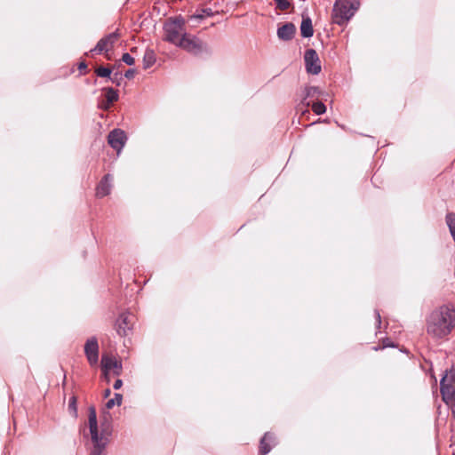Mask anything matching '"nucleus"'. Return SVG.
Masks as SVG:
<instances>
[{"label": "nucleus", "instance_id": "obj_26", "mask_svg": "<svg viewBox=\"0 0 455 455\" xmlns=\"http://www.w3.org/2000/svg\"><path fill=\"white\" fill-rule=\"evenodd\" d=\"M395 344L390 341V339L388 338H386V339H382V347H374L373 349L374 350H379V348H386V347H395Z\"/></svg>", "mask_w": 455, "mask_h": 455}, {"label": "nucleus", "instance_id": "obj_27", "mask_svg": "<svg viewBox=\"0 0 455 455\" xmlns=\"http://www.w3.org/2000/svg\"><path fill=\"white\" fill-rule=\"evenodd\" d=\"M78 70L80 75H86L89 72L87 63L84 60L79 62Z\"/></svg>", "mask_w": 455, "mask_h": 455}, {"label": "nucleus", "instance_id": "obj_2", "mask_svg": "<svg viewBox=\"0 0 455 455\" xmlns=\"http://www.w3.org/2000/svg\"><path fill=\"white\" fill-rule=\"evenodd\" d=\"M88 423L92 442L93 443L90 455H102L108 442V435H110L109 423L108 421L101 422V432L100 434L96 409L92 405L88 409Z\"/></svg>", "mask_w": 455, "mask_h": 455}, {"label": "nucleus", "instance_id": "obj_13", "mask_svg": "<svg viewBox=\"0 0 455 455\" xmlns=\"http://www.w3.org/2000/svg\"><path fill=\"white\" fill-rule=\"evenodd\" d=\"M101 367L103 374L108 378V371L113 370L115 375L119 376L122 373V364L114 357L103 355L101 358Z\"/></svg>", "mask_w": 455, "mask_h": 455}, {"label": "nucleus", "instance_id": "obj_33", "mask_svg": "<svg viewBox=\"0 0 455 455\" xmlns=\"http://www.w3.org/2000/svg\"><path fill=\"white\" fill-rule=\"evenodd\" d=\"M451 410L452 417L455 419V403L448 405Z\"/></svg>", "mask_w": 455, "mask_h": 455}, {"label": "nucleus", "instance_id": "obj_28", "mask_svg": "<svg viewBox=\"0 0 455 455\" xmlns=\"http://www.w3.org/2000/svg\"><path fill=\"white\" fill-rule=\"evenodd\" d=\"M374 316H375V320H376V329L379 330L381 327L382 321H381L380 312L379 309L374 310Z\"/></svg>", "mask_w": 455, "mask_h": 455}, {"label": "nucleus", "instance_id": "obj_36", "mask_svg": "<svg viewBox=\"0 0 455 455\" xmlns=\"http://www.w3.org/2000/svg\"><path fill=\"white\" fill-rule=\"evenodd\" d=\"M66 379H67V376L64 375L63 385L66 383Z\"/></svg>", "mask_w": 455, "mask_h": 455}, {"label": "nucleus", "instance_id": "obj_15", "mask_svg": "<svg viewBox=\"0 0 455 455\" xmlns=\"http://www.w3.org/2000/svg\"><path fill=\"white\" fill-rule=\"evenodd\" d=\"M296 33V27L291 22H286L277 28V36L282 41H291Z\"/></svg>", "mask_w": 455, "mask_h": 455}, {"label": "nucleus", "instance_id": "obj_32", "mask_svg": "<svg viewBox=\"0 0 455 455\" xmlns=\"http://www.w3.org/2000/svg\"><path fill=\"white\" fill-rule=\"evenodd\" d=\"M122 386H123V381H122V379H118L115 381L113 387H114V389H119V388H121Z\"/></svg>", "mask_w": 455, "mask_h": 455}, {"label": "nucleus", "instance_id": "obj_9", "mask_svg": "<svg viewBox=\"0 0 455 455\" xmlns=\"http://www.w3.org/2000/svg\"><path fill=\"white\" fill-rule=\"evenodd\" d=\"M85 357L91 366H95L99 361L100 347L95 336L89 338L84 347Z\"/></svg>", "mask_w": 455, "mask_h": 455}, {"label": "nucleus", "instance_id": "obj_1", "mask_svg": "<svg viewBox=\"0 0 455 455\" xmlns=\"http://www.w3.org/2000/svg\"><path fill=\"white\" fill-rule=\"evenodd\" d=\"M455 329V306L442 305L430 312L426 319L427 335L435 341L448 340Z\"/></svg>", "mask_w": 455, "mask_h": 455}, {"label": "nucleus", "instance_id": "obj_8", "mask_svg": "<svg viewBox=\"0 0 455 455\" xmlns=\"http://www.w3.org/2000/svg\"><path fill=\"white\" fill-rule=\"evenodd\" d=\"M178 46L195 55L201 53L206 48V44L202 40L187 33L182 35Z\"/></svg>", "mask_w": 455, "mask_h": 455}, {"label": "nucleus", "instance_id": "obj_38", "mask_svg": "<svg viewBox=\"0 0 455 455\" xmlns=\"http://www.w3.org/2000/svg\"><path fill=\"white\" fill-rule=\"evenodd\" d=\"M304 113H309V112H308V110H307V109H306V110H303V111H302V114H304Z\"/></svg>", "mask_w": 455, "mask_h": 455}, {"label": "nucleus", "instance_id": "obj_20", "mask_svg": "<svg viewBox=\"0 0 455 455\" xmlns=\"http://www.w3.org/2000/svg\"><path fill=\"white\" fill-rule=\"evenodd\" d=\"M68 411L69 413L76 419L78 416V411H77V397L74 395L69 398L68 401Z\"/></svg>", "mask_w": 455, "mask_h": 455}, {"label": "nucleus", "instance_id": "obj_12", "mask_svg": "<svg viewBox=\"0 0 455 455\" xmlns=\"http://www.w3.org/2000/svg\"><path fill=\"white\" fill-rule=\"evenodd\" d=\"M278 443L277 437L273 432H266L261 437L259 444V455H267L273 447Z\"/></svg>", "mask_w": 455, "mask_h": 455}, {"label": "nucleus", "instance_id": "obj_3", "mask_svg": "<svg viewBox=\"0 0 455 455\" xmlns=\"http://www.w3.org/2000/svg\"><path fill=\"white\" fill-rule=\"evenodd\" d=\"M359 6V0H337L331 12V22L339 26L346 25Z\"/></svg>", "mask_w": 455, "mask_h": 455}, {"label": "nucleus", "instance_id": "obj_5", "mask_svg": "<svg viewBox=\"0 0 455 455\" xmlns=\"http://www.w3.org/2000/svg\"><path fill=\"white\" fill-rule=\"evenodd\" d=\"M440 392L443 402L449 405L455 403V371H446L440 381Z\"/></svg>", "mask_w": 455, "mask_h": 455}, {"label": "nucleus", "instance_id": "obj_21", "mask_svg": "<svg viewBox=\"0 0 455 455\" xmlns=\"http://www.w3.org/2000/svg\"><path fill=\"white\" fill-rule=\"evenodd\" d=\"M95 74L99 77L110 78L112 75V69L108 67H98L94 70Z\"/></svg>", "mask_w": 455, "mask_h": 455}, {"label": "nucleus", "instance_id": "obj_11", "mask_svg": "<svg viewBox=\"0 0 455 455\" xmlns=\"http://www.w3.org/2000/svg\"><path fill=\"white\" fill-rule=\"evenodd\" d=\"M127 140L126 133L121 129H114L108 135V142L109 146L120 153Z\"/></svg>", "mask_w": 455, "mask_h": 455}, {"label": "nucleus", "instance_id": "obj_4", "mask_svg": "<svg viewBox=\"0 0 455 455\" xmlns=\"http://www.w3.org/2000/svg\"><path fill=\"white\" fill-rule=\"evenodd\" d=\"M164 39L172 44L178 45L181 41V36L185 32V20L177 17L169 20L164 23Z\"/></svg>", "mask_w": 455, "mask_h": 455}, {"label": "nucleus", "instance_id": "obj_17", "mask_svg": "<svg viewBox=\"0 0 455 455\" xmlns=\"http://www.w3.org/2000/svg\"><path fill=\"white\" fill-rule=\"evenodd\" d=\"M304 95L300 104L307 108L310 106V101H307L308 98H317L320 94V90L316 86H306L303 92Z\"/></svg>", "mask_w": 455, "mask_h": 455}, {"label": "nucleus", "instance_id": "obj_24", "mask_svg": "<svg viewBox=\"0 0 455 455\" xmlns=\"http://www.w3.org/2000/svg\"><path fill=\"white\" fill-rule=\"evenodd\" d=\"M276 5V9L280 11H287L291 5V3L290 0H274Z\"/></svg>", "mask_w": 455, "mask_h": 455}, {"label": "nucleus", "instance_id": "obj_19", "mask_svg": "<svg viewBox=\"0 0 455 455\" xmlns=\"http://www.w3.org/2000/svg\"><path fill=\"white\" fill-rule=\"evenodd\" d=\"M103 91L106 92L105 99L107 100L108 104H114L115 102H116L118 100V99H119L118 92L114 88L107 87V88H104Z\"/></svg>", "mask_w": 455, "mask_h": 455}, {"label": "nucleus", "instance_id": "obj_18", "mask_svg": "<svg viewBox=\"0 0 455 455\" xmlns=\"http://www.w3.org/2000/svg\"><path fill=\"white\" fill-rule=\"evenodd\" d=\"M156 61V56L152 49H147L143 56V68H150Z\"/></svg>", "mask_w": 455, "mask_h": 455}, {"label": "nucleus", "instance_id": "obj_34", "mask_svg": "<svg viewBox=\"0 0 455 455\" xmlns=\"http://www.w3.org/2000/svg\"><path fill=\"white\" fill-rule=\"evenodd\" d=\"M111 394V391L110 389L107 388L105 391H104V397H108Z\"/></svg>", "mask_w": 455, "mask_h": 455}, {"label": "nucleus", "instance_id": "obj_29", "mask_svg": "<svg viewBox=\"0 0 455 455\" xmlns=\"http://www.w3.org/2000/svg\"><path fill=\"white\" fill-rule=\"evenodd\" d=\"M112 83L116 84L117 86L120 85V80L122 79L121 75L119 73H115L109 78Z\"/></svg>", "mask_w": 455, "mask_h": 455}, {"label": "nucleus", "instance_id": "obj_14", "mask_svg": "<svg viewBox=\"0 0 455 455\" xmlns=\"http://www.w3.org/2000/svg\"><path fill=\"white\" fill-rule=\"evenodd\" d=\"M113 177L111 174H105L96 187L95 196L99 198L105 197L110 194L111 181Z\"/></svg>", "mask_w": 455, "mask_h": 455}, {"label": "nucleus", "instance_id": "obj_16", "mask_svg": "<svg viewBox=\"0 0 455 455\" xmlns=\"http://www.w3.org/2000/svg\"><path fill=\"white\" fill-rule=\"evenodd\" d=\"M300 34L301 36L305 38L313 36L314 28L312 25V20L309 16H302V21L300 24Z\"/></svg>", "mask_w": 455, "mask_h": 455}, {"label": "nucleus", "instance_id": "obj_6", "mask_svg": "<svg viewBox=\"0 0 455 455\" xmlns=\"http://www.w3.org/2000/svg\"><path fill=\"white\" fill-rule=\"evenodd\" d=\"M120 36L121 34L119 32V29L117 28L116 29V31L109 33L103 36L101 39H100L95 47L92 49L90 52H95L97 54L104 53L107 59L110 60L111 58L108 55V52L112 51L115 44L118 41Z\"/></svg>", "mask_w": 455, "mask_h": 455}, {"label": "nucleus", "instance_id": "obj_7", "mask_svg": "<svg viewBox=\"0 0 455 455\" xmlns=\"http://www.w3.org/2000/svg\"><path fill=\"white\" fill-rule=\"evenodd\" d=\"M134 315L128 311L122 312L114 323V329L120 337H126L132 332Z\"/></svg>", "mask_w": 455, "mask_h": 455}, {"label": "nucleus", "instance_id": "obj_23", "mask_svg": "<svg viewBox=\"0 0 455 455\" xmlns=\"http://www.w3.org/2000/svg\"><path fill=\"white\" fill-rule=\"evenodd\" d=\"M311 108L315 115H323L326 111V107L322 101L314 102Z\"/></svg>", "mask_w": 455, "mask_h": 455}, {"label": "nucleus", "instance_id": "obj_30", "mask_svg": "<svg viewBox=\"0 0 455 455\" xmlns=\"http://www.w3.org/2000/svg\"><path fill=\"white\" fill-rule=\"evenodd\" d=\"M134 75H135V69L133 68H129L128 70L125 71L124 73V76L127 78V79H132L134 77Z\"/></svg>", "mask_w": 455, "mask_h": 455}, {"label": "nucleus", "instance_id": "obj_35", "mask_svg": "<svg viewBox=\"0 0 455 455\" xmlns=\"http://www.w3.org/2000/svg\"><path fill=\"white\" fill-rule=\"evenodd\" d=\"M204 12L207 15H211V14H212V11H211V9L204 10Z\"/></svg>", "mask_w": 455, "mask_h": 455}, {"label": "nucleus", "instance_id": "obj_31", "mask_svg": "<svg viewBox=\"0 0 455 455\" xmlns=\"http://www.w3.org/2000/svg\"><path fill=\"white\" fill-rule=\"evenodd\" d=\"M112 104H108L107 100H103L101 103L99 104V108L103 110H108L110 108Z\"/></svg>", "mask_w": 455, "mask_h": 455}, {"label": "nucleus", "instance_id": "obj_37", "mask_svg": "<svg viewBox=\"0 0 455 455\" xmlns=\"http://www.w3.org/2000/svg\"><path fill=\"white\" fill-rule=\"evenodd\" d=\"M135 51H136V47H132V48L131 49V52H135Z\"/></svg>", "mask_w": 455, "mask_h": 455}, {"label": "nucleus", "instance_id": "obj_25", "mask_svg": "<svg viewBox=\"0 0 455 455\" xmlns=\"http://www.w3.org/2000/svg\"><path fill=\"white\" fill-rule=\"evenodd\" d=\"M122 60L129 66L133 65L135 62L134 58L128 52L123 54Z\"/></svg>", "mask_w": 455, "mask_h": 455}, {"label": "nucleus", "instance_id": "obj_10", "mask_svg": "<svg viewBox=\"0 0 455 455\" xmlns=\"http://www.w3.org/2000/svg\"><path fill=\"white\" fill-rule=\"evenodd\" d=\"M306 69L307 73L317 75L321 72L320 60L314 49H307L304 55Z\"/></svg>", "mask_w": 455, "mask_h": 455}, {"label": "nucleus", "instance_id": "obj_22", "mask_svg": "<svg viewBox=\"0 0 455 455\" xmlns=\"http://www.w3.org/2000/svg\"><path fill=\"white\" fill-rule=\"evenodd\" d=\"M122 401H123V395L121 394L116 393L115 397L109 399L106 403V407L108 409H112L116 404L119 406V405H121Z\"/></svg>", "mask_w": 455, "mask_h": 455}]
</instances>
